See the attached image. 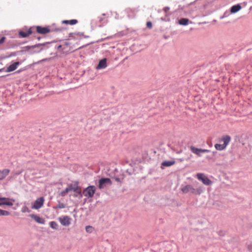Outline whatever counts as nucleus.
I'll return each mask as SVG.
<instances>
[{"label": "nucleus", "instance_id": "nucleus-1", "mask_svg": "<svg viewBox=\"0 0 252 252\" xmlns=\"http://www.w3.org/2000/svg\"><path fill=\"white\" fill-rule=\"evenodd\" d=\"M54 41L52 42H47L43 43H38L32 46H26L24 47L26 49V51L31 54H33L35 53H38L41 52L42 50L49 48V46L48 45L55 43Z\"/></svg>", "mask_w": 252, "mask_h": 252}, {"label": "nucleus", "instance_id": "nucleus-2", "mask_svg": "<svg viewBox=\"0 0 252 252\" xmlns=\"http://www.w3.org/2000/svg\"><path fill=\"white\" fill-rule=\"evenodd\" d=\"M204 188L199 187L196 189H194L191 185H187L185 187L181 188V191L184 193H188L190 192L193 194H201L204 190Z\"/></svg>", "mask_w": 252, "mask_h": 252}, {"label": "nucleus", "instance_id": "nucleus-3", "mask_svg": "<svg viewBox=\"0 0 252 252\" xmlns=\"http://www.w3.org/2000/svg\"><path fill=\"white\" fill-rule=\"evenodd\" d=\"M231 140V137L229 135H226L222 137L220 141L223 142V144H216L215 145V147L216 150L222 151L225 149L226 146L228 145Z\"/></svg>", "mask_w": 252, "mask_h": 252}, {"label": "nucleus", "instance_id": "nucleus-4", "mask_svg": "<svg viewBox=\"0 0 252 252\" xmlns=\"http://www.w3.org/2000/svg\"><path fill=\"white\" fill-rule=\"evenodd\" d=\"M96 188L94 186H89L83 191V195L88 198H92L95 193Z\"/></svg>", "mask_w": 252, "mask_h": 252}, {"label": "nucleus", "instance_id": "nucleus-5", "mask_svg": "<svg viewBox=\"0 0 252 252\" xmlns=\"http://www.w3.org/2000/svg\"><path fill=\"white\" fill-rule=\"evenodd\" d=\"M112 184V181L110 178H102L98 181V188L99 189H102L107 186L111 185Z\"/></svg>", "mask_w": 252, "mask_h": 252}, {"label": "nucleus", "instance_id": "nucleus-6", "mask_svg": "<svg viewBox=\"0 0 252 252\" xmlns=\"http://www.w3.org/2000/svg\"><path fill=\"white\" fill-rule=\"evenodd\" d=\"M89 36L85 35L84 32H70L69 34V37L71 39H74L76 40H80L82 38V37L86 38H88Z\"/></svg>", "mask_w": 252, "mask_h": 252}, {"label": "nucleus", "instance_id": "nucleus-7", "mask_svg": "<svg viewBox=\"0 0 252 252\" xmlns=\"http://www.w3.org/2000/svg\"><path fill=\"white\" fill-rule=\"evenodd\" d=\"M197 178L199 180H200L202 183L207 186L211 185L212 182L207 176L204 175L203 173H197L196 175Z\"/></svg>", "mask_w": 252, "mask_h": 252}, {"label": "nucleus", "instance_id": "nucleus-8", "mask_svg": "<svg viewBox=\"0 0 252 252\" xmlns=\"http://www.w3.org/2000/svg\"><path fill=\"white\" fill-rule=\"evenodd\" d=\"M189 148L193 153L196 154L198 157H201L202 153H209L210 152L209 150L197 148L192 146H190Z\"/></svg>", "mask_w": 252, "mask_h": 252}, {"label": "nucleus", "instance_id": "nucleus-9", "mask_svg": "<svg viewBox=\"0 0 252 252\" xmlns=\"http://www.w3.org/2000/svg\"><path fill=\"white\" fill-rule=\"evenodd\" d=\"M44 202V198L43 197H39L34 202L32 206V208L36 210L39 209L43 206Z\"/></svg>", "mask_w": 252, "mask_h": 252}, {"label": "nucleus", "instance_id": "nucleus-10", "mask_svg": "<svg viewBox=\"0 0 252 252\" xmlns=\"http://www.w3.org/2000/svg\"><path fill=\"white\" fill-rule=\"evenodd\" d=\"M59 220L62 225L68 226L71 224V219L69 217L65 216L60 217L59 218Z\"/></svg>", "mask_w": 252, "mask_h": 252}, {"label": "nucleus", "instance_id": "nucleus-11", "mask_svg": "<svg viewBox=\"0 0 252 252\" xmlns=\"http://www.w3.org/2000/svg\"><path fill=\"white\" fill-rule=\"evenodd\" d=\"M71 44L72 43L68 41H65L63 42V43L62 44V49L60 51V52L63 53H67L71 52L72 50V49H71Z\"/></svg>", "mask_w": 252, "mask_h": 252}, {"label": "nucleus", "instance_id": "nucleus-12", "mask_svg": "<svg viewBox=\"0 0 252 252\" xmlns=\"http://www.w3.org/2000/svg\"><path fill=\"white\" fill-rule=\"evenodd\" d=\"M19 62H16L10 65L6 69L5 68V72H10L16 70L19 65L20 64Z\"/></svg>", "mask_w": 252, "mask_h": 252}, {"label": "nucleus", "instance_id": "nucleus-13", "mask_svg": "<svg viewBox=\"0 0 252 252\" xmlns=\"http://www.w3.org/2000/svg\"><path fill=\"white\" fill-rule=\"evenodd\" d=\"M36 29L37 32L40 34H44L50 32V30L47 27H42L38 26L36 27Z\"/></svg>", "mask_w": 252, "mask_h": 252}, {"label": "nucleus", "instance_id": "nucleus-14", "mask_svg": "<svg viewBox=\"0 0 252 252\" xmlns=\"http://www.w3.org/2000/svg\"><path fill=\"white\" fill-rule=\"evenodd\" d=\"M1 199H4L1 200L2 203H4L2 204V205H5L9 206H12L13 205V203L15 202V200L13 198L1 197Z\"/></svg>", "mask_w": 252, "mask_h": 252}, {"label": "nucleus", "instance_id": "nucleus-15", "mask_svg": "<svg viewBox=\"0 0 252 252\" xmlns=\"http://www.w3.org/2000/svg\"><path fill=\"white\" fill-rule=\"evenodd\" d=\"M107 67V61L106 59L104 58L102 60H101L99 63L97 65L96 67V69H104Z\"/></svg>", "mask_w": 252, "mask_h": 252}, {"label": "nucleus", "instance_id": "nucleus-16", "mask_svg": "<svg viewBox=\"0 0 252 252\" xmlns=\"http://www.w3.org/2000/svg\"><path fill=\"white\" fill-rule=\"evenodd\" d=\"M10 170L8 169H4L2 170H0V180L4 179L9 173Z\"/></svg>", "mask_w": 252, "mask_h": 252}, {"label": "nucleus", "instance_id": "nucleus-17", "mask_svg": "<svg viewBox=\"0 0 252 252\" xmlns=\"http://www.w3.org/2000/svg\"><path fill=\"white\" fill-rule=\"evenodd\" d=\"M175 163V161L174 160L163 161L161 164V168H163V166H164V167L170 166L174 164Z\"/></svg>", "mask_w": 252, "mask_h": 252}, {"label": "nucleus", "instance_id": "nucleus-18", "mask_svg": "<svg viewBox=\"0 0 252 252\" xmlns=\"http://www.w3.org/2000/svg\"><path fill=\"white\" fill-rule=\"evenodd\" d=\"M31 217L36 222L40 224H44L45 223V220L41 218V217L36 215H31Z\"/></svg>", "mask_w": 252, "mask_h": 252}, {"label": "nucleus", "instance_id": "nucleus-19", "mask_svg": "<svg viewBox=\"0 0 252 252\" xmlns=\"http://www.w3.org/2000/svg\"><path fill=\"white\" fill-rule=\"evenodd\" d=\"M241 9V6L240 4H237L233 5L230 9V12L232 13H235L239 11Z\"/></svg>", "mask_w": 252, "mask_h": 252}, {"label": "nucleus", "instance_id": "nucleus-20", "mask_svg": "<svg viewBox=\"0 0 252 252\" xmlns=\"http://www.w3.org/2000/svg\"><path fill=\"white\" fill-rule=\"evenodd\" d=\"M78 186V182H75L74 184H69L67 187L68 188L70 191H76V188H77Z\"/></svg>", "mask_w": 252, "mask_h": 252}, {"label": "nucleus", "instance_id": "nucleus-21", "mask_svg": "<svg viewBox=\"0 0 252 252\" xmlns=\"http://www.w3.org/2000/svg\"><path fill=\"white\" fill-rule=\"evenodd\" d=\"M189 20L187 18H181L179 21L178 24L180 25L187 26L189 24Z\"/></svg>", "mask_w": 252, "mask_h": 252}, {"label": "nucleus", "instance_id": "nucleus-22", "mask_svg": "<svg viewBox=\"0 0 252 252\" xmlns=\"http://www.w3.org/2000/svg\"><path fill=\"white\" fill-rule=\"evenodd\" d=\"M78 23V21L76 19H72L70 20H63V23L70 24L71 25H73Z\"/></svg>", "mask_w": 252, "mask_h": 252}, {"label": "nucleus", "instance_id": "nucleus-23", "mask_svg": "<svg viewBox=\"0 0 252 252\" xmlns=\"http://www.w3.org/2000/svg\"><path fill=\"white\" fill-rule=\"evenodd\" d=\"M50 226L54 229L57 230L58 229L59 225L58 223L55 221H52L49 222Z\"/></svg>", "mask_w": 252, "mask_h": 252}, {"label": "nucleus", "instance_id": "nucleus-24", "mask_svg": "<svg viewBox=\"0 0 252 252\" xmlns=\"http://www.w3.org/2000/svg\"><path fill=\"white\" fill-rule=\"evenodd\" d=\"M105 15V14L103 13L102 15V16H99L98 17V20L100 23H102V24H100L99 25V27L102 26V25L106 23V20L103 18L102 16H104Z\"/></svg>", "mask_w": 252, "mask_h": 252}, {"label": "nucleus", "instance_id": "nucleus-25", "mask_svg": "<svg viewBox=\"0 0 252 252\" xmlns=\"http://www.w3.org/2000/svg\"><path fill=\"white\" fill-rule=\"evenodd\" d=\"M10 214V213L8 211L0 209V216H7Z\"/></svg>", "mask_w": 252, "mask_h": 252}, {"label": "nucleus", "instance_id": "nucleus-26", "mask_svg": "<svg viewBox=\"0 0 252 252\" xmlns=\"http://www.w3.org/2000/svg\"><path fill=\"white\" fill-rule=\"evenodd\" d=\"M73 191L76 193V194H74L73 195V196L74 197H77V194H80L81 197L82 196V195L81 194V188L79 187L78 186H77V188H76V191Z\"/></svg>", "mask_w": 252, "mask_h": 252}, {"label": "nucleus", "instance_id": "nucleus-27", "mask_svg": "<svg viewBox=\"0 0 252 252\" xmlns=\"http://www.w3.org/2000/svg\"><path fill=\"white\" fill-rule=\"evenodd\" d=\"M70 191V190H69L68 188L67 187H66L65 189L62 190L60 193V195L61 196H65L66 194L69 192Z\"/></svg>", "mask_w": 252, "mask_h": 252}, {"label": "nucleus", "instance_id": "nucleus-28", "mask_svg": "<svg viewBox=\"0 0 252 252\" xmlns=\"http://www.w3.org/2000/svg\"><path fill=\"white\" fill-rule=\"evenodd\" d=\"M65 208V205L63 203L61 202L60 201H58V205L54 207L55 209H63Z\"/></svg>", "mask_w": 252, "mask_h": 252}, {"label": "nucleus", "instance_id": "nucleus-29", "mask_svg": "<svg viewBox=\"0 0 252 252\" xmlns=\"http://www.w3.org/2000/svg\"><path fill=\"white\" fill-rule=\"evenodd\" d=\"M86 231L88 233H92L94 230V228L90 226V225H87L85 227Z\"/></svg>", "mask_w": 252, "mask_h": 252}, {"label": "nucleus", "instance_id": "nucleus-30", "mask_svg": "<svg viewBox=\"0 0 252 252\" xmlns=\"http://www.w3.org/2000/svg\"><path fill=\"white\" fill-rule=\"evenodd\" d=\"M19 34L23 38L27 37H28V35L27 33V32L21 31L19 32Z\"/></svg>", "mask_w": 252, "mask_h": 252}, {"label": "nucleus", "instance_id": "nucleus-31", "mask_svg": "<svg viewBox=\"0 0 252 252\" xmlns=\"http://www.w3.org/2000/svg\"><path fill=\"white\" fill-rule=\"evenodd\" d=\"M21 212L22 213H29L30 212V210L29 209L28 207L27 206L25 205L22 207L21 209Z\"/></svg>", "mask_w": 252, "mask_h": 252}, {"label": "nucleus", "instance_id": "nucleus-32", "mask_svg": "<svg viewBox=\"0 0 252 252\" xmlns=\"http://www.w3.org/2000/svg\"><path fill=\"white\" fill-rule=\"evenodd\" d=\"M62 47H63L62 44V45H56L55 46V48L57 49L60 52V51L62 49Z\"/></svg>", "mask_w": 252, "mask_h": 252}, {"label": "nucleus", "instance_id": "nucleus-33", "mask_svg": "<svg viewBox=\"0 0 252 252\" xmlns=\"http://www.w3.org/2000/svg\"><path fill=\"white\" fill-rule=\"evenodd\" d=\"M113 178L115 179V180L116 182L121 183L122 181H121V178H120L119 177H114Z\"/></svg>", "mask_w": 252, "mask_h": 252}, {"label": "nucleus", "instance_id": "nucleus-34", "mask_svg": "<svg viewBox=\"0 0 252 252\" xmlns=\"http://www.w3.org/2000/svg\"><path fill=\"white\" fill-rule=\"evenodd\" d=\"M147 27L151 29L152 28V23L151 22L149 21L147 23Z\"/></svg>", "mask_w": 252, "mask_h": 252}, {"label": "nucleus", "instance_id": "nucleus-35", "mask_svg": "<svg viewBox=\"0 0 252 252\" xmlns=\"http://www.w3.org/2000/svg\"><path fill=\"white\" fill-rule=\"evenodd\" d=\"M27 32L28 36L32 33V28H30Z\"/></svg>", "mask_w": 252, "mask_h": 252}, {"label": "nucleus", "instance_id": "nucleus-36", "mask_svg": "<svg viewBox=\"0 0 252 252\" xmlns=\"http://www.w3.org/2000/svg\"><path fill=\"white\" fill-rule=\"evenodd\" d=\"M160 20H161L162 21H169V19H166V16L164 17H161L160 18Z\"/></svg>", "mask_w": 252, "mask_h": 252}, {"label": "nucleus", "instance_id": "nucleus-37", "mask_svg": "<svg viewBox=\"0 0 252 252\" xmlns=\"http://www.w3.org/2000/svg\"><path fill=\"white\" fill-rule=\"evenodd\" d=\"M16 55H17V52H14L11 53L9 55V57L16 56Z\"/></svg>", "mask_w": 252, "mask_h": 252}, {"label": "nucleus", "instance_id": "nucleus-38", "mask_svg": "<svg viewBox=\"0 0 252 252\" xmlns=\"http://www.w3.org/2000/svg\"><path fill=\"white\" fill-rule=\"evenodd\" d=\"M170 9V7L168 6L164 7L163 9V10L165 12H167Z\"/></svg>", "mask_w": 252, "mask_h": 252}, {"label": "nucleus", "instance_id": "nucleus-39", "mask_svg": "<svg viewBox=\"0 0 252 252\" xmlns=\"http://www.w3.org/2000/svg\"><path fill=\"white\" fill-rule=\"evenodd\" d=\"M5 39V38L4 36L1 37V38L0 39V44L2 43L4 41Z\"/></svg>", "mask_w": 252, "mask_h": 252}, {"label": "nucleus", "instance_id": "nucleus-40", "mask_svg": "<svg viewBox=\"0 0 252 252\" xmlns=\"http://www.w3.org/2000/svg\"><path fill=\"white\" fill-rule=\"evenodd\" d=\"M24 70H25L24 69H22V68L20 69H19L18 70H17V71L16 72V73H20V72H22V71H24Z\"/></svg>", "mask_w": 252, "mask_h": 252}, {"label": "nucleus", "instance_id": "nucleus-41", "mask_svg": "<svg viewBox=\"0 0 252 252\" xmlns=\"http://www.w3.org/2000/svg\"><path fill=\"white\" fill-rule=\"evenodd\" d=\"M119 177L121 178V181H122L124 179L125 175L124 174H121L120 175Z\"/></svg>", "mask_w": 252, "mask_h": 252}, {"label": "nucleus", "instance_id": "nucleus-42", "mask_svg": "<svg viewBox=\"0 0 252 252\" xmlns=\"http://www.w3.org/2000/svg\"><path fill=\"white\" fill-rule=\"evenodd\" d=\"M1 200H4V199H1V197H0V206H2L3 203H2Z\"/></svg>", "mask_w": 252, "mask_h": 252}, {"label": "nucleus", "instance_id": "nucleus-43", "mask_svg": "<svg viewBox=\"0 0 252 252\" xmlns=\"http://www.w3.org/2000/svg\"><path fill=\"white\" fill-rule=\"evenodd\" d=\"M3 71H5L4 67L0 69V72H3Z\"/></svg>", "mask_w": 252, "mask_h": 252}, {"label": "nucleus", "instance_id": "nucleus-44", "mask_svg": "<svg viewBox=\"0 0 252 252\" xmlns=\"http://www.w3.org/2000/svg\"><path fill=\"white\" fill-rule=\"evenodd\" d=\"M36 38L37 39V40L38 41H39L40 40V39H41V37L40 36H38V37H36Z\"/></svg>", "mask_w": 252, "mask_h": 252}, {"label": "nucleus", "instance_id": "nucleus-45", "mask_svg": "<svg viewBox=\"0 0 252 252\" xmlns=\"http://www.w3.org/2000/svg\"><path fill=\"white\" fill-rule=\"evenodd\" d=\"M212 153H213V155H215L217 154V152L216 151H213Z\"/></svg>", "mask_w": 252, "mask_h": 252}, {"label": "nucleus", "instance_id": "nucleus-46", "mask_svg": "<svg viewBox=\"0 0 252 252\" xmlns=\"http://www.w3.org/2000/svg\"><path fill=\"white\" fill-rule=\"evenodd\" d=\"M8 75H9L8 74H7L6 75L1 76L0 77H5L7 76Z\"/></svg>", "mask_w": 252, "mask_h": 252}, {"label": "nucleus", "instance_id": "nucleus-47", "mask_svg": "<svg viewBox=\"0 0 252 252\" xmlns=\"http://www.w3.org/2000/svg\"><path fill=\"white\" fill-rule=\"evenodd\" d=\"M126 172L128 173L129 175H130L131 173L129 172V171H128V170H126Z\"/></svg>", "mask_w": 252, "mask_h": 252}, {"label": "nucleus", "instance_id": "nucleus-48", "mask_svg": "<svg viewBox=\"0 0 252 252\" xmlns=\"http://www.w3.org/2000/svg\"><path fill=\"white\" fill-rule=\"evenodd\" d=\"M46 60H47L46 59H45L43 60V61H46Z\"/></svg>", "mask_w": 252, "mask_h": 252}, {"label": "nucleus", "instance_id": "nucleus-49", "mask_svg": "<svg viewBox=\"0 0 252 252\" xmlns=\"http://www.w3.org/2000/svg\"><path fill=\"white\" fill-rule=\"evenodd\" d=\"M56 30L59 31V29H57ZM60 31H61V30H60Z\"/></svg>", "mask_w": 252, "mask_h": 252}, {"label": "nucleus", "instance_id": "nucleus-50", "mask_svg": "<svg viewBox=\"0 0 252 252\" xmlns=\"http://www.w3.org/2000/svg\"><path fill=\"white\" fill-rule=\"evenodd\" d=\"M82 47H78L77 49H80Z\"/></svg>", "mask_w": 252, "mask_h": 252}]
</instances>
